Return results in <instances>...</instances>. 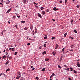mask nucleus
Returning a JSON list of instances; mask_svg holds the SVG:
<instances>
[{"label":"nucleus","mask_w":80,"mask_h":80,"mask_svg":"<svg viewBox=\"0 0 80 80\" xmlns=\"http://www.w3.org/2000/svg\"><path fill=\"white\" fill-rule=\"evenodd\" d=\"M6 58V57L5 56H3V58L4 59H5Z\"/></svg>","instance_id":"nucleus-30"},{"label":"nucleus","mask_w":80,"mask_h":80,"mask_svg":"<svg viewBox=\"0 0 80 80\" xmlns=\"http://www.w3.org/2000/svg\"><path fill=\"white\" fill-rule=\"evenodd\" d=\"M30 43H28V44H27V45H28V46H30Z\"/></svg>","instance_id":"nucleus-43"},{"label":"nucleus","mask_w":80,"mask_h":80,"mask_svg":"<svg viewBox=\"0 0 80 80\" xmlns=\"http://www.w3.org/2000/svg\"><path fill=\"white\" fill-rule=\"evenodd\" d=\"M77 65L78 67H80V65L79 62H77Z\"/></svg>","instance_id":"nucleus-7"},{"label":"nucleus","mask_w":80,"mask_h":80,"mask_svg":"<svg viewBox=\"0 0 80 80\" xmlns=\"http://www.w3.org/2000/svg\"><path fill=\"white\" fill-rule=\"evenodd\" d=\"M67 0H65V3L66 4L67 2Z\"/></svg>","instance_id":"nucleus-37"},{"label":"nucleus","mask_w":80,"mask_h":80,"mask_svg":"<svg viewBox=\"0 0 80 80\" xmlns=\"http://www.w3.org/2000/svg\"><path fill=\"white\" fill-rule=\"evenodd\" d=\"M53 9L55 11H56L57 10L56 8L55 7Z\"/></svg>","instance_id":"nucleus-17"},{"label":"nucleus","mask_w":80,"mask_h":80,"mask_svg":"<svg viewBox=\"0 0 80 80\" xmlns=\"http://www.w3.org/2000/svg\"><path fill=\"white\" fill-rule=\"evenodd\" d=\"M73 20H71V22H72V23L73 22Z\"/></svg>","instance_id":"nucleus-53"},{"label":"nucleus","mask_w":80,"mask_h":80,"mask_svg":"<svg viewBox=\"0 0 80 80\" xmlns=\"http://www.w3.org/2000/svg\"><path fill=\"white\" fill-rule=\"evenodd\" d=\"M30 29H31V30H32V28H30Z\"/></svg>","instance_id":"nucleus-64"},{"label":"nucleus","mask_w":80,"mask_h":80,"mask_svg":"<svg viewBox=\"0 0 80 80\" xmlns=\"http://www.w3.org/2000/svg\"><path fill=\"white\" fill-rule=\"evenodd\" d=\"M67 35V33H65L64 34V37H66V36Z\"/></svg>","instance_id":"nucleus-19"},{"label":"nucleus","mask_w":80,"mask_h":80,"mask_svg":"<svg viewBox=\"0 0 80 80\" xmlns=\"http://www.w3.org/2000/svg\"><path fill=\"white\" fill-rule=\"evenodd\" d=\"M67 70L69 71V69L68 68L67 69Z\"/></svg>","instance_id":"nucleus-54"},{"label":"nucleus","mask_w":80,"mask_h":80,"mask_svg":"<svg viewBox=\"0 0 80 80\" xmlns=\"http://www.w3.org/2000/svg\"><path fill=\"white\" fill-rule=\"evenodd\" d=\"M59 2L60 3H62V1H59Z\"/></svg>","instance_id":"nucleus-51"},{"label":"nucleus","mask_w":80,"mask_h":80,"mask_svg":"<svg viewBox=\"0 0 80 80\" xmlns=\"http://www.w3.org/2000/svg\"><path fill=\"white\" fill-rule=\"evenodd\" d=\"M58 44H56V48H55V49H57V48H58Z\"/></svg>","instance_id":"nucleus-8"},{"label":"nucleus","mask_w":80,"mask_h":80,"mask_svg":"<svg viewBox=\"0 0 80 80\" xmlns=\"http://www.w3.org/2000/svg\"><path fill=\"white\" fill-rule=\"evenodd\" d=\"M47 52H46V51H44V52H42V54L43 55H44L45 54H46Z\"/></svg>","instance_id":"nucleus-6"},{"label":"nucleus","mask_w":80,"mask_h":80,"mask_svg":"<svg viewBox=\"0 0 80 80\" xmlns=\"http://www.w3.org/2000/svg\"><path fill=\"white\" fill-rule=\"evenodd\" d=\"M23 2L24 3H25L26 2H27V1L26 0H23Z\"/></svg>","instance_id":"nucleus-26"},{"label":"nucleus","mask_w":80,"mask_h":80,"mask_svg":"<svg viewBox=\"0 0 80 80\" xmlns=\"http://www.w3.org/2000/svg\"><path fill=\"white\" fill-rule=\"evenodd\" d=\"M73 32H75L76 33H77V31L75 29L74 30Z\"/></svg>","instance_id":"nucleus-16"},{"label":"nucleus","mask_w":80,"mask_h":80,"mask_svg":"<svg viewBox=\"0 0 80 80\" xmlns=\"http://www.w3.org/2000/svg\"><path fill=\"white\" fill-rule=\"evenodd\" d=\"M52 75L53 76H55V74L54 73H52Z\"/></svg>","instance_id":"nucleus-40"},{"label":"nucleus","mask_w":80,"mask_h":80,"mask_svg":"<svg viewBox=\"0 0 80 80\" xmlns=\"http://www.w3.org/2000/svg\"><path fill=\"white\" fill-rule=\"evenodd\" d=\"M52 20H53V22H55V20L54 19H52Z\"/></svg>","instance_id":"nucleus-57"},{"label":"nucleus","mask_w":80,"mask_h":80,"mask_svg":"<svg viewBox=\"0 0 80 80\" xmlns=\"http://www.w3.org/2000/svg\"><path fill=\"white\" fill-rule=\"evenodd\" d=\"M10 2V1H6V3L7 5H8Z\"/></svg>","instance_id":"nucleus-1"},{"label":"nucleus","mask_w":80,"mask_h":80,"mask_svg":"<svg viewBox=\"0 0 80 80\" xmlns=\"http://www.w3.org/2000/svg\"><path fill=\"white\" fill-rule=\"evenodd\" d=\"M17 53H18V52H15V54H14V55H17Z\"/></svg>","instance_id":"nucleus-29"},{"label":"nucleus","mask_w":80,"mask_h":80,"mask_svg":"<svg viewBox=\"0 0 80 80\" xmlns=\"http://www.w3.org/2000/svg\"><path fill=\"white\" fill-rule=\"evenodd\" d=\"M29 40H30V41H32V39H30V38H29Z\"/></svg>","instance_id":"nucleus-50"},{"label":"nucleus","mask_w":80,"mask_h":80,"mask_svg":"<svg viewBox=\"0 0 80 80\" xmlns=\"http://www.w3.org/2000/svg\"><path fill=\"white\" fill-rule=\"evenodd\" d=\"M73 72L75 73H77V71H75V70H73Z\"/></svg>","instance_id":"nucleus-14"},{"label":"nucleus","mask_w":80,"mask_h":80,"mask_svg":"<svg viewBox=\"0 0 80 80\" xmlns=\"http://www.w3.org/2000/svg\"><path fill=\"white\" fill-rule=\"evenodd\" d=\"M12 9L11 8H10L9 9V10H8V11L7 12H6V13H9L10 12V11H11V10Z\"/></svg>","instance_id":"nucleus-5"},{"label":"nucleus","mask_w":80,"mask_h":80,"mask_svg":"<svg viewBox=\"0 0 80 80\" xmlns=\"http://www.w3.org/2000/svg\"><path fill=\"white\" fill-rule=\"evenodd\" d=\"M64 50H65V48H63V49H62V52H64Z\"/></svg>","instance_id":"nucleus-45"},{"label":"nucleus","mask_w":80,"mask_h":80,"mask_svg":"<svg viewBox=\"0 0 80 80\" xmlns=\"http://www.w3.org/2000/svg\"><path fill=\"white\" fill-rule=\"evenodd\" d=\"M55 52H52V55H55L56 54Z\"/></svg>","instance_id":"nucleus-23"},{"label":"nucleus","mask_w":80,"mask_h":80,"mask_svg":"<svg viewBox=\"0 0 80 80\" xmlns=\"http://www.w3.org/2000/svg\"><path fill=\"white\" fill-rule=\"evenodd\" d=\"M34 69H35V68H33L32 69V70L33 71Z\"/></svg>","instance_id":"nucleus-49"},{"label":"nucleus","mask_w":80,"mask_h":80,"mask_svg":"<svg viewBox=\"0 0 80 80\" xmlns=\"http://www.w3.org/2000/svg\"><path fill=\"white\" fill-rule=\"evenodd\" d=\"M42 48V46H41V47H39V49H41V48Z\"/></svg>","instance_id":"nucleus-42"},{"label":"nucleus","mask_w":80,"mask_h":80,"mask_svg":"<svg viewBox=\"0 0 80 80\" xmlns=\"http://www.w3.org/2000/svg\"><path fill=\"white\" fill-rule=\"evenodd\" d=\"M69 69L70 70H71L70 71L72 72L73 71V68L71 67H70Z\"/></svg>","instance_id":"nucleus-12"},{"label":"nucleus","mask_w":80,"mask_h":80,"mask_svg":"<svg viewBox=\"0 0 80 80\" xmlns=\"http://www.w3.org/2000/svg\"><path fill=\"white\" fill-rule=\"evenodd\" d=\"M17 74L18 76H20L21 74V72H18L17 73Z\"/></svg>","instance_id":"nucleus-3"},{"label":"nucleus","mask_w":80,"mask_h":80,"mask_svg":"<svg viewBox=\"0 0 80 80\" xmlns=\"http://www.w3.org/2000/svg\"><path fill=\"white\" fill-rule=\"evenodd\" d=\"M62 57L61 56L60 58V60H59V62H61V61H62Z\"/></svg>","instance_id":"nucleus-11"},{"label":"nucleus","mask_w":80,"mask_h":80,"mask_svg":"<svg viewBox=\"0 0 80 80\" xmlns=\"http://www.w3.org/2000/svg\"><path fill=\"white\" fill-rule=\"evenodd\" d=\"M49 11V10L48 9H47V10H46V12H48Z\"/></svg>","instance_id":"nucleus-33"},{"label":"nucleus","mask_w":80,"mask_h":80,"mask_svg":"<svg viewBox=\"0 0 80 80\" xmlns=\"http://www.w3.org/2000/svg\"><path fill=\"white\" fill-rule=\"evenodd\" d=\"M74 47H75L74 45H73V44L71 46V48H73Z\"/></svg>","instance_id":"nucleus-9"},{"label":"nucleus","mask_w":80,"mask_h":80,"mask_svg":"<svg viewBox=\"0 0 80 80\" xmlns=\"http://www.w3.org/2000/svg\"><path fill=\"white\" fill-rule=\"evenodd\" d=\"M15 50H14V48H12V51H14Z\"/></svg>","instance_id":"nucleus-20"},{"label":"nucleus","mask_w":80,"mask_h":80,"mask_svg":"<svg viewBox=\"0 0 80 80\" xmlns=\"http://www.w3.org/2000/svg\"><path fill=\"white\" fill-rule=\"evenodd\" d=\"M49 60V59L48 58H46L45 59V61L47 62V61H48V60Z\"/></svg>","instance_id":"nucleus-13"},{"label":"nucleus","mask_w":80,"mask_h":80,"mask_svg":"<svg viewBox=\"0 0 80 80\" xmlns=\"http://www.w3.org/2000/svg\"><path fill=\"white\" fill-rule=\"evenodd\" d=\"M6 55H7L8 54V53L7 52H6Z\"/></svg>","instance_id":"nucleus-62"},{"label":"nucleus","mask_w":80,"mask_h":80,"mask_svg":"<svg viewBox=\"0 0 80 80\" xmlns=\"http://www.w3.org/2000/svg\"><path fill=\"white\" fill-rule=\"evenodd\" d=\"M16 79H19V78L18 76H17V77H16Z\"/></svg>","instance_id":"nucleus-28"},{"label":"nucleus","mask_w":80,"mask_h":80,"mask_svg":"<svg viewBox=\"0 0 80 80\" xmlns=\"http://www.w3.org/2000/svg\"><path fill=\"white\" fill-rule=\"evenodd\" d=\"M38 16L40 18H42V16L40 14V13H38Z\"/></svg>","instance_id":"nucleus-2"},{"label":"nucleus","mask_w":80,"mask_h":80,"mask_svg":"<svg viewBox=\"0 0 80 80\" xmlns=\"http://www.w3.org/2000/svg\"><path fill=\"white\" fill-rule=\"evenodd\" d=\"M47 38V37H44V39H46Z\"/></svg>","instance_id":"nucleus-36"},{"label":"nucleus","mask_w":80,"mask_h":80,"mask_svg":"<svg viewBox=\"0 0 80 80\" xmlns=\"http://www.w3.org/2000/svg\"><path fill=\"white\" fill-rule=\"evenodd\" d=\"M28 28V27H26V28H24V30H27Z\"/></svg>","instance_id":"nucleus-10"},{"label":"nucleus","mask_w":80,"mask_h":80,"mask_svg":"<svg viewBox=\"0 0 80 80\" xmlns=\"http://www.w3.org/2000/svg\"><path fill=\"white\" fill-rule=\"evenodd\" d=\"M35 79H37V80H38L39 78L38 77H37Z\"/></svg>","instance_id":"nucleus-32"},{"label":"nucleus","mask_w":80,"mask_h":80,"mask_svg":"<svg viewBox=\"0 0 80 80\" xmlns=\"http://www.w3.org/2000/svg\"><path fill=\"white\" fill-rule=\"evenodd\" d=\"M33 67V66H31V68H32Z\"/></svg>","instance_id":"nucleus-52"},{"label":"nucleus","mask_w":80,"mask_h":80,"mask_svg":"<svg viewBox=\"0 0 80 80\" xmlns=\"http://www.w3.org/2000/svg\"><path fill=\"white\" fill-rule=\"evenodd\" d=\"M55 39V38L54 37H52V40H54V39Z\"/></svg>","instance_id":"nucleus-35"},{"label":"nucleus","mask_w":80,"mask_h":80,"mask_svg":"<svg viewBox=\"0 0 80 80\" xmlns=\"http://www.w3.org/2000/svg\"><path fill=\"white\" fill-rule=\"evenodd\" d=\"M2 75H5V76H6L5 74L4 73H2Z\"/></svg>","instance_id":"nucleus-59"},{"label":"nucleus","mask_w":80,"mask_h":80,"mask_svg":"<svg viewBox=\"0 0 80 80\" xmlns=\"http://www.w3.org/2000/svg\"><path fill=\"white\" fill-rule=\"evenodd\" d=\"M0 4L2 5H3V4H2L0 2Z\"/></svg>","instance_id":"nucleus-63"},{"label":"nucleus","mask_w":80,"mask_h":80,"mask_svg":"<svg viewBox=\"0 0 80 80\" xmlns=\"http://www.w3.org/2000/svg\"><path fill=\"white\" fill-rule=\"evenodd\" d=\"M18 25L16 24V25H15L14 27L15 28L16 27V28H17L18 27Z\"/></svg>","instance_id":"nucleus-18"},{"label":"nucleus","mask_w":80,"mask_h":80,"mask_svg":"<svg viewBox=\"0 0 80 80\" xmlns=\"http://www.w3.org/2000/svg\"><path fill=\"white\" fill-rule=\"evenodd\" d=\"M76 7L78 8H79V7H80V6L79 5H78V6H76Z\"/></svg>","instance_id":"nucleus-21"},{"label":"nucleus","mask_w":80,"mask_h":80,"mask_svg":"<svg viewBox=\"0 0 80 80\" xmlns=\"http://www.w3.org/2000/svg\"><path fill=\"white\" fill-rule=\"evenodd\" d=\"M10 70V69L9 68H8V69H7L6 70V72H8V71H9Z\"/></svg>","instance_id":"nucleus-27"},{"label":"nucleus","mask_w":80,"mask_h":80,"mask_svg":"<svg viewBox=\"0 0 80 80\" xmlns=\"http://www.w3.org/2000/svg\"><path fill=\"white\" fill-rule=\"evenodd\" d=\"M58 68H60V69L61 68V67L60 66V65H58Z\"/></svg>","instance_id":"nucleus-34"},{"label":"nucleus","mask_w":80,"mask_h":80,"mask_svg":"<svg viewBox=\"0 0 80 80\" xmlns=\"http://www.w3.org/2000/svg\"><path fill=\"white\" fill-rule=\"evenodd\" d=\"M70 38L72 39H73V38L71 37H70Z\"/></svg>","instance_id":"nucleus-38"},{"label":"nucleus","mask_w":80,"mask_h":80,"mask_svg":"<svg viewBox=\"0 0 80 80\" xmlns=\"http://www.w3.org/2000/svg\"><path fill=\"white\" fill-rule=\"evenodd\" d=\"M32 3L34 4L36 3L34 2H33Z\"/></svg>","instance_id":"nucleus-56"},{"label":"nucleus","mask_w":80,"mask_h":80,"mask_svg":"<svg viewBox=\"0 0 80 80\" xmlns=\"http://www.w3.org/2000/svg\"><path fill=\"white\" fill-rule=\"evenodd\" d=\"M68 79H69V80H71V78H68Z\"/></svg>","instance_id":"nucleus-60"},{"label":"nucleus","mask_w":80,"mask_h":80,"mask_svg":"<svg viewBox=\"0 0 80 80\" xmlns=\"http://www.w3.org/2000/svg\"><path fill=\"white\" fill-rule=\"evenodd\" d=\"M22 78L21 79L22 80H23V79H24V78H23V77H22Z\"/></svg>","instance_id":"nucleus-61"},{"label":"nucleus","mask_w":80,"mask_h":80,"mask_svg":"<svg viewBox=\"0 0 80 80\" xmlns=\"http://www.w3.org/2000/svg\"><path fill=\"white\" fill-rule=\"evenodd\" d=\"M53 75H52L50 77V78H51L52 77H53Z\"/></svg>","instance_id":"nucleus-47"},{"label":"nucleus","mask_w":80,"mask_h":80,"mask_svg":"<svg viewBox=\"0 0 80 80\" xmlns=\"http://www.w3.org/2000/svg\"><path fill=\"white\" fill-rule=\"evenodd\" d=\"M63 66H64V67H65L66 68H67V65H64Z\"/></svg>","instance_id":"nucleus-41"},{"label":"nucleus","mask_w":80,"mask_h":80,"mask_svg":"<svg viewBox=\"0 0 80 80\" xmlns=\"http://www.w3.org/2000/svg\"><path fill=\"white\" fill-rule=\"evenodd\" d=\"M13 18H14V19H15L16 18L15 16L13 15Z\"/></svg>","instance_id":"nucleus-39"},{"label":"nucleus","mask_w":80,"mask_h":80,"mask_svg":"<svg viewBox=\"0 0 80 80\" xmlns=\"http://www.w3.org/2000/svg\"><path fill=\"white\" fill-rule=\"evenodd\" d=\"M17 17H18V18H20V16H18L17 15Z\"/></svg>","instance_id":"nucleus-48"},{"label":"nucleus","mask_w":80,"mask_h":80,"mask_svg":"<svg viewBox=\"0 0 80 80\" xmlns=\"http://www.w3.org/2000/svg\"><path fill=\"white\" fill-rule=\"evenodd\" d=\"M45 68L42 69V71H43V72H45Z\"/></svg>","instance_id":"nucleus-15"},{"label":"nucleus","mask_w":80,"mask_h":80,"mask_svg":"<svg viewBox=\"0 0 80 80\" xmlns=\"http://www.w3.org/2000/svg\"><path fill=\"white\" fill-rule=\"evenodd\" d=\"M21 22H22V23H25V21H21Z\"/></svg>","instance_id":"nucleus-24"},{"label":"nucleus","mask_w":80,"mask_h":80,"mask_svg":"<svg viewBox=\"0 0 80 80\" xmlns=\"http://www.w3.org/2000/svg\"><path fill=\"white\" fill-rule=\"evenodd\" d=\"M9 62L8 61H7L6 63V65H8V64Z\"/></svg>","instance_id":"nucleus-31"},{"label":"nucleus","mask_w":80,"mask_h":80,"mask_svg":"<svg viewBox=\"0 0 80 80\" xmlns=\"http://www.w3.org/2000/svg\"><path fill=\"white\" fill-rule=\"evenodd\" d=\"M9 57V55L7 57V60H8V58H9V57Z\"/></svg>","instance_id":"nucleus-55"},{"label":"nucleus","mask_w":80,"mask_h":80,"mask_svg":"<svg viewBox=\"0 0 80 80\" xmlns=\"http://www.w3.org/2000/svg\"><path fill=\"white\" fill-rule=\"evenodd\" d=\"M44 9V8H43V7H41V10H42L43 9Z\"/></svg>","instance_id":"nucleus-22"},{"label":"nucleus","mask_w":80,"mask_h":80,"mask_svg":"<svg viewBox=\"0 0 80 80\" xmlns=\"http://www.w3.org/2000/svg\"><path fill=\"white\" fill-rule=\"evenodd\" d=\"M43 46L45 48L46 47V44H44L43 45Z\"/></svg>","instance_id":"nucleus-25"},{"label":"nucleus","mask_w":80,"mask_h":80,"mask_svg":"<svg viewBox=\"0 0 80 80\" xmlns=\"http://www.w3.org/2000/svg\"><path fill=\"white\" fill-rule=\"evenodd\" d=\"M46 13L44 11H42V15H45V14Z\"/></svg>","instance_id":"nucleus-4"},{"label":"nucleus","mask_w":80,"mask_h":80,"mask_svg":"<svg viewBox=\"0 0 80 80\" xmlns=\"http://www.w3.org/2000/svg\"><path fill=\"white\" fill-rule=\"evenodd\" d=\"M54 53H56V51H55L54 52H53Z\"/></svg>","instance_id":"nucleus-58"},{"label":"nucleus","mask_w":80,"mask_h":80,"mask_svg":"<svg viewBox=\"0 0 80 80\" xmlns=\"http://www.w3.org/2000/svg\"><path fill=\"white\" fill-rule=\"evenodd\" d=\"M0 1H1V2H2V3H3V0H0Z\"/></svg>","instance_id":"nucleus-44"},{"label":"nucleus","mask_w":80,"mask_h":80,"mask_svg":"<svg viewBox=\"0 0 80 80\" xmlns=\"http://www.w3.org/2000/svg\"><path fill=\"white\" fill-rule=\"evenodd\" d=\"M9 59H12V58L11 57H9Z\"/></svg>","instance_id":"nucleus-46"}]
</instances>
